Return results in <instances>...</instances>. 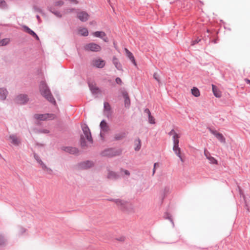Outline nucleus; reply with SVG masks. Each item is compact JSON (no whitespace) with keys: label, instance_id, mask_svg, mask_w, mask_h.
I'll return each mask as SVG.
<instances>
[{"label":"nucleus","instance_id":"1","mask_svg":"<svg viewBox=\"0 0 250 250\" xmlns=\"http://www.w3.org/2000/svg\"><path fill=\"white\" fill-rule=\"evenodd\" d=\"M40 91L41 95L48 101L54 104H56V101L53 97L50 90L47 84L44 82H41L39 85Z\"/></svg>","mask_w":250,"mask_h":250},{"label":"nucleus","instance_id":"2","mask_svg":"<svg viewBox=\"0 0 250 250\" xmlns=\"http://www.w3.org/2000/svg\"><path fill=\"white\" fill-rule=\"evenodd\" d=\"M84 49L87 51L99 52L101 50L102 48L99 44L91 42L85 44L84 46Z\"/></svg>","mask_w":250,"mask_h":250},{"label":"nucleus","instance_id":"3","mask_svg":"<svg viewBox=\"0 0 250 250\" xmlns=\"http://www.w3.org/2000/svg\"><path fill=\"white\" fill-rule=\"evenodd\" d=\"M91 65L96 68H102L105 64V62L101 58H95L92 60Z\"/></svg>","mask_w":250,"mask_h":250},{"label":"nucleus","instance_id":"4","mask_svg":"<svg viewBox=\"0 0 250 250\" xmlns=\"http://www.w3.org/2000/svg\"><path fill=\"white\" fill-rule=\"evenodd\" d=\"M34 118L37 120L45 121L52 120L55 118V116L52 114H35Z\"/></svg>","mask_w":250,"mask_h":250},{"label":"nucleus","instance_id":"5","mask_svg":"<svg viewBox=\"0 0 250 250\" xmlns=\"http://www.w3.org/2000/svg\"><path fill=\"white\" fill-rule=\"evenodd\" d=\"M29 99L27 95L25 94H21L18 95L15 101L16 103L20 104H25L28 101Z\"/></svg>","mask_w":250,"mask_h":250},{"label":"nucleus","instance_id":"6","mask_svg":"<svg viewBox=\"0 0 250 250\" xmlns=\"http://www.w3.org/2000/svg\"><path fill=\"white\" fill-rule=\"evenodd\" d=\"M168 135L172 136V139L174 144H179V138L180 135L176 132L174 129H172L169 133Z\"/></svg>","mask_w":250,"mask_h":250},{"label":"nucleus","instance_id":"7","mask_svg":"<svg viewBox=\"0 0 250 250\" xmlns=\"http://www.w3.org/2000/svg\"><path fill=\"white\" fill-rule=\"evenodd\" d=\"M204 155L206 158L208 160L209 164L212 165H217L218 161L213 157L211 156L210 153L207 150H204Z\"/></svg>","mask_w":250,"mask_h":250},{"label":"nucleus","instance_id":"8","mask_svg":"<svg viewBox=\"0 0 250 250\" xmlns=\"http://www.w3.org/2000/svg\"><path fill=\"white\" fill-rule=\"evenodd\" d=\"M9 138L10 142L15 146H18L21 143V139L16 135H10Z\"/></svg>","mask_w":250,"mask_h":250},{"label":"nucleus","instance_id":"9","mask_svg":"<svg viewBox=\"0 0 250 250\" xmlns=\"http://www.w3.org/2000/svg\"><path fill=\"white\" fill-rule=\"evenodd\" d=\"M89 17L88 14L85 11H80L77 13V18L83 22L87 21Z\"/></svg>","mask_w":250,"mask_h":250},{"label":"nucleus","instance_id":"10","mask_svg":"<svg viewBox=\"0 0 250 250\" xmlns=\"http://www.w3.org/2000/svg\"><path fill=\"white\" fill-rule=\"evenodd\" d=\"M82 129L84 135L86 137V139L87 140V141H88L90 143H92V137L89 128L87 126L84 125L83 126Z\"/></svg>","mask_w":250,"mask_h":250},{"label":"nucleus","instance_id":"11","mask_svg":"<svg viewBox=\"0 0 250 250\" xmlns=\"http://www.w3.org/2000/svg\"><path fill=\"white\" fill-rule=\"evenodd\" d=\"M35 158L44 171L48 173H51L52 170L51 168L48 167L38 157H36Z\"/></svg>","mask_w":250,"mask_h":250},{"label":"nucleus","instance_id":"12","mask_svg":"<svg viewBox=\"0 0 250 250\" xmlns=\"http://www.w3.org/2000/svg\"><path fill=\"white\" fill-rule=\"evenodd\" d=\"M95 37L102 39L105 42H108V38L106 36L105 33L103 31H96L92 34Z\"/></svg>","mask_w":250,"mask_h":250},{"label":"nucleus","instance_id":"13","mask_svg":"<svg viewBox=\"0 0 250 250\" xmlns=\"http://www.w3.org/2000/svg\"><path fill=\"white\" fill-rule=\"evenodd\" d=\"M122 95L124 98L125 106L126 108H129L130 105V101L127 92L124 91L122 92Z\"/></svg>","mask_w":250,"mask_h":250},{"label":"nucleus","instance_id":"14","mask_svg":"<svg viewBox=\"0 0 250 250\" xmlns=\"http://www.w3.org/2000/svg\"><path fill=\"white\" fill-rule=\"evenodd\" d=\"M211 132L221 143H226V139H225V137L223 136V135L221 133H220L219 132H218L217 131H215V130H211Z\"/></svg>","mask_w":250,"mask_h":250},{"label":"nucleus","instance_id":"15","mask_svg":"<svg viewBox=\"0 0 250 250\" xmlns=\"http://www.w3.org/2000/svg\"><path fill=\"white\" fill-rule=\"evenodd\" d=\"M173 150L176 155L180 158L181 161L183 162L184 160L181 155V149L179 147V144H174L173 147Z\"/></svg>","mask_w":250,"mask_h":250},{"label":"nucleus","instance_id":"16","mask_svg":"<svg viewBox=\"0 0 250 250\" xmlns=\"http://www.w3.org/2000/svg\"><path fill=\"white\" fill-rule=\"evenodd\" d=\"M102 131L106 132L109 130V127L107 123L104 121H102L100 125Z\"/></svg>","mask_w":250,"mask_h":250},{"label":"nucleus","instance_id":"17","mask_svg":"<svg viewBox=\"0 0 250 250\" xmlns=\"http://www.w3.org/2000/svg\"><path fill=\"white\" fill-rule=\"evenodd\" d=\"M127 57L130 60L131 62L133 63L135 66L137 65L135 58L131 52H130L127 48H125Z\"/></svg>","mask_w":250,"mask_h":250},{"label":"nucleus","instance_id":"18","mask_svg":"<svg viewBox=\"0 0 250 250\" xmlns=\"http://www.w3.org/2000/svg\"><path fill=\"white\" fill-rule=\"evenodd\" d=\"M212 89L213 94L216 97H221V92L218 89V88L215 85L212 84Z\"/></svg>","mask_w":250,"mask_h":250},{"label":"nucleus","instance_id":"19","mask_svg":"<svg viewBox=\"0 0 250 250\" xmlns=\"http://www.w3.org/2000/svg\"><path fill=\"white\" fill-rule=\"evenodd\" d=\"M24 28L25 31L27 33L30 34L34 37H35L37 40H39V39L38 36L37 35V34L34 31H33L29 28H28L27 26H24Z\"/></svg>","mask_w":250,"mask_h":250},{"label":"nucleus","instance_id":"20","mask_svg":"<svg viewBox=\"0 0 250 250\" xmlns=\"http://www.w3.org/2000/svg\"><path fill=\"white\" fill-rule=\"evenodd\" d=\"M7 91L5 89L0 88V100H4L6 99Z\"/></svg>","mask_w":250,"mask_h":250},{"label":"nucleus","instance_id":"21","mask_svg":"<svg viewBox=\"0 0 250 250\" xmlns=\"http://www.w3.org/2000/svg\"><path fill=\"white\" fill-rule=\"evenodd\" d=\"M113 63L114 64L115 66L118 69V70H122V65L119 62L118 59L116 57H113Z\"/></svg>","mask_w":250,"mask_h":250},{"label":"nucleus","instance_id":"22","mask_svg":"<svg viewBox=\"0 0 250 250\" xmlns=\"http://www.w3.org/2000/svg\"><path fill=\"white\" fill-rule=\"evenodd\" d=\"M134 145L135 148L134 149L135 151H139L141 146V142L139 138H138L134 141Z\"/></svg>","mask_w":250,"mask_h":250},{"label":"nucleus","instance_id":"23","mask_svg":"<svg viewBox=\"0 0 250 250\" xmlns=\"http://www.w3.org/2000/svg\"><path fill=\"white\" fill-rule=\"evenodd\" d=\"M115 202L116 204L120 206L121 208H125L126 207V205L127 204V203L123 200L117 199L115 201Z\"/></svg>","mask_w":250,"mask_h":250},{"label":"nucleus","instance_id":"24","mask_svg":"<svg viewBox=\"0 0 250 250\" xmlns=\"http://www.w3.org/2000/svg\"><path fill=\"white\" fill-rule=\"evenodd\" d=\"M78 32L80 34L83 36H87L88 35V31L86 28H80L78 29Z\"/></svg>","mask_w":250,"mask_h":250},{"label":"nucleus","instance_id":"25","mask_svg":"<svg viewBox=\"0 0 250 250\" xmlns=\"http://www.w3.org/2000/svg\"><path fill=\"white\" fill-rule=\"evenodd\" d=\"M89 87L91 90V91L93 93H97L99 92V89L96 86L95 84H93L92 83L89 84Z\"/></svg>","mask_w":250,"mask_h":250},{"label":"nucleus","instance_id":"26","mask_svg":"<svg viewBox=\"0 0 250 250\" xmlns=\"http://www.w3.org/2000/svg\"><path fill=\"white\" fill-rule=\"evenodd\" d=\"M108 179H116L118 178V175L113 171H109L107 175Z\"/></svg>","mask_w":250,"mask_h":250},{"label":"nucleus","instance_id":"27","mask_svg":"<svg viewBox=\"0 0 250 250\" xmlns=\"http://www.w3.org/2000/svg\"><path fill=\"white\" fill-rule=\"evenodd\" d=\"M191 93L193 95H194V96H195L196 97H199L200 95V93L199 89L196 87H193L191 89Z\"/></svg>","mask_w":250,"mask_h":250},{"label":"nucleus","instance_id":"28","mask_svg":"<svg viewBox=\"0 0 250 250\" xmlns=\"http://www.w3.org/2000/svg\"><path fill=\"white\" fill-rule=\"evenodd\" d=\"M125 133H122L118 134H116L114 136V139L116 140H120L123 139L125 137Z\"/></svg>","mask_w":250,"mask_h":250},{"label":"nucleus","instance_id":"29","mask_svg":"<svg viewBox=\"0 0 250 250\" xmlns=\"http://www.w3.org/2000/svg\"><path fill=\"white\" fill-rule=\"evenodd\" d=\"M10 42L9 39H4L0 41V46L5 45L7 44Z\"/></svg>","mask_w":250,"mask_h":250},{"label":"nucleus","instance_id":"30","mask_svg":"<svg viewBox=\"0 0 250 250\" xmlns=\"http://www.w3.org/2000/svg\"><path fill=\"white\" fill-rule=\"evenodd\" d=\"M92 165H93V164L92 162L88 161L85 163H84L83 164L82 167L84 168H87L90 167H92Z\"/></svg>","mask_w":250,"mask_h":250},{"label":"nucleus","instance_id":"31","mask_svg":"<svg viewBox=\"0 0 250 250\" xmlns=\"http://www.w3.org/2000/svg\"><path fill=\"white\" fill-rule=\"evenodd\" d=\"M148 122L151 124H154L155 123V119L151 115L148 116Z\"/></svg>","mask_w":250,"mask_h":250},{"label":"nucleus","instance_id":"32","mask_svg":"<svg viewBox=\"0 0 250 250\" xmlns=\"http://www.w3.org/2000/svg\"><path fill=\"white\" fill-rule=\"evenodd\" d=\"M63 3H64V1H63L62 0H60L58 1H56L54 5H55V6H61L63 4Z\"/></svg>","mask_w":250,"mask_h":250},{"label":"nucleus","instance_id":"33","mask_svg":"<svg viewBox=\"0 0 250 250\" xmlns=\"http://www.w3.org/2000/svg\"><path fill=\"white\" fill-rule=\"evenodd\" d=\"M38 133L48 134L49 133V130L47 129H42L38 130Z\"/></svg>","mask_w":250,"mask_h":250},{"label":"nucleus","instance_id":"34","mask_svg":"<svg viewBox=\"0 0 250 250\" xmlns=\"http://www.w3.org/2000/svg\"><path fill=\"white\" fill-rule=\"evenodd\" d=\"M104 107L105 110H110L109 104L107 103H105L104 104Z\"/></svg>","mask_w":250,"mask_h":250},{"label":"nucleus","instance_id":"35","mask_svg":"<svg viewBox=\"0 0 250 250\" xmlns=\"http://www.w3.org/2000/svg\"><path fill=\"white\" fill-rule=\"evenodd\" d=\"M5 244V240L3 237L0 235V246H1Z\"/></svg>","mask_w":250,"mask_h":250},{"label":"nucleus","instance_id":"36","mask_svg":"<svg viewBox=\"0 0 250 250\" xmlns=\"http://www.w3.org/2000/svg\"><path fill=\"white\" fill-rule=\"evenodd\" d=\"M153 78L158 82H160V79L158 77V75L156 73H155L154 74H153Z\"/></svg>","mask_w":250,"mask_h":250},{"label":"nucleus","instance_id":"37","mask_svg":"<svg viewBox=\"0 0 250 250\" xmlns=\"http://www.w3.org/2000/svg\"><path fill=\"white\" fill-rule=\"evenodd\" d=\"M121 171H123L124 173V174L126 175L129 176L130 175L129 172L127 170L122 169H121Z\"/></svg>","mask_w":250,"mask_h":250},{"label":"nucleus","instance_id":"38","mask_svg":"<svg viewBox=\"0 0 250 250\" xmlns=\"http://www.w3.org/2000/svg\"><path fill=\"white\" fill-rule=\"evenodd\" d=\"M6 5L5 2L3 0H0V6L4 7Z\"/></svg>","mask_w":250,"mask_h":250},{"label":"nucleus","instance_id":"39","mask_svg":"<svg viewBox=\"0 0 250 250\" xmlns=\"http://www.w3.org/2000/svg\"><path fill=\"white\" fill-rule=\"evenodd\" d=\"M116 81V82L118 83V84H121L122 83V80L120 78H117L115 80Z\"/></svg>","mask_w":250,"mask_h":250},{"label":"nucleus","instance_id":"40","mask_svg":"<svg viewBox=\"0 0 250 250\" xmlns=\"http://www.w3.org/2000/svg\"><path fill=\"white\" fill-rule=\"evenodd\" d=\"M145 113L147 114L148 115V116L151 115V113L150 112V110L148 108H146L145 109L144 111Z\"/></svg>","mask_w":250,"mask_h":250},{"label":"nucleus","instance_id":"41","mask_svg":"<svg viewBox=\"0 0 250 250\" xmlns=\"http://www.w3.org/2000/svg\"><path fill=\"white\" fill-rule=\"evenodd\" d=\"M200 41V40H196L193 41L191 42V45H195V44L197 43H198Z\"/></svg>","mask_w":250,"mask_h":250},{"label":"nucleus","instance_id":"42","mask_svg":"<svg viewBox=\"0 0 250 250\" xmlns=\"http://www.w3.org/2000/svg\"><path fill=\"white\" fill-rule=\"evenodd\" d=\"M73 10H74V8L69 9H67V10H66V11L65 12V13H70V12H72Z\"/></svg>","mask_w":250,"mask_h":250},{"label":"nucleus","instance_id":"43","mask_svg":"<svg viewBox=\"0 0 250 250\" xmlns=\"http://www.w3.org/2000/svg\"><path fill=\"white\" fill-rule=\"evenodd\" d=\"M168 191H169V189H168L167 188H165L164 189V191H163V192H164V193H167V192H168Z\"/></svg>","mask_w":250,"mask_h":250},{"label":"nucleus","instance_id":"44","mask_svg":"<svg viewBox=\"0 0 250 250\" xmlns=\"http://www.w3.org/2000/svg\"><path fill=\"white\" fill-rule=\"evenodd\" d=\"M34 8L35 10H37V11H40V10L38 8H37L36 7L34 6Z\"/></svg>","mask_w":250,"mask_h":250},{"label":"nucleus","instance_id":"45","mask_svg":"<svg viewBox=\"0 0 250 250\" xmlns=\"http://www.w3.org/2000/svg\"><path fill=\"white\" fill-rule=\"evenodd\" d=\"M245 81L247 82L248 83L250 84V80L248 79H245Z\"/></svg>","mask_w":250,"mask_h":250},{"label":"nucleus","instance_id":"46","mask_svg":"<svg viewBox=\"0 0 250 250\" xmlns=\"http://www.w3.org/2000/svg\"><path fill=\"white\" fill-rule=\"evenodd\" d=\"M55 15H57V16H58V17H61V15H60V14H59V13H57V14L56 13H55Z\"/></svg>","mask_w":250,"mask_h":250},{"label":"nucleus","instance_id":"47","mask_svg":"<svg viewBox=\"0 0 250 250\" xmlns=\"http://www.w3.org/2000/svg\"><path fill=\"white\" fill-rule=\"evenodd\" d=\"M156 165H157V163H155L154 165V169H155V168L156 167Z\"/></svg>","mask_w":250,"mask_h":250},{"label":"nucleus","instance_id":"48","mask_svg":"<svg viewBox=\"0 0 250 250\" xmlns=\"http://www.w3.org/2000/svg\"><path fill=\"white\" fill-rule=\"evenodd\" d=\"M155 169H154V168H153V174L155 173Z\"/></svg>","mask_w":250,"mask_h":250},{"label":"nucleus","instance_id":"49","mask_svg":"<svg viewBox=\"0 0 250 250\" xmlns=\"http://www.w3.org/2000/svg\"><path fill=\"white\" fill-rule=\"evenodd\" d=\"M100 135H101V136H102V132H101Z\"/></svg>","mask_w":250,"mask_h":250},{"label":"nucleus","instance_id":"50","mask_svg":"<svg viewBox=\"0 0 250 250\" xmlns=\"http://www.w3.org/2000/svg\"><path fill=\"white\" fill-rule=\"evenodd\" d=\"M37 18H39V16H37Z\"/></svg>","mask_w":250,"mask_h":250}]
</instances>
